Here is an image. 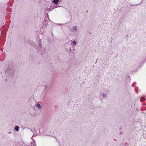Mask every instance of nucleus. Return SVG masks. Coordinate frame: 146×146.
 I'll return each instance as SVG.
<instances>
[{
    "label": "nucleus",
    "instance_id": "3",
    "mask_svg": "<svg viewBox=\"0 0 146 146\" xmlns=\"http://www.w3.org/2000/svg\"><path fill=\"white\" fill-rule=\"evenodd\" d=\"M19 127L18 126H16L15 127V130L17 131H19Z\"/></svg>",
    "mask_w": 146,
    "mask_h": 146
},
{
    "label": "nucleus",
    "instance_id": "6",
    "mask_svg": "<svg viewBox=\"0 0 146 146\" xmlns=\"http://www.w3.org/2000/svg\"><path fill=\"white\" fill-rule=\"evenodd\" d=\"M106 95L105 94L103 93L102 94V97L103 98L106 97Z\"/></svg>",
    "mask_w": 146,
    "mask_h": 146
},
{
    "label": "nucleus",
    "instance_id": "2",
    "mask_svg": "<svg viewBox=\"0 0 146 146\" xmlns=\"http://www.w3.org/2000/svg\"><path fill=\"white\" fill-rule=\"evenodd\" d=\"M59 0H53V2L54 3L56 4L58 3Z\"/></svg>",
    "mask_w": 146,
    "mask_h": 146
},
{
    "label": "nucleus",
    "instance_id": "1",
    "mask_svg": "<svg viewBox=\"0 0 146 146\" xmlns=\"http://www.w3.org/2000/svg\"><path fill=\"white\" fill-rule=\"evenodd\" d=\"M36 106L37 108H38L39 110L41 109V106L40 104H36Z\"/></svg>",
    "mask_w": 146,
    "mask_h": 146
},
{
    "label": "nucleus",
    "instance_id": "7",
    "mask_svg": "<svg viewBox=\"0 0 146 146\" xmlns=\"http://www.w3.org/2000/svg\"><path fill=\"white\" fill-rule=\"evenodd\" d=\"M39 45L40 46V48H42V45H41V44L40 43H39Z\"/></svg>",
    "mask_w": 146,
    "mask_h": 146
},
{
    "label": "nucleus",
    "instance_id": "5",
    "mask_svg": "<svg viewBox=\"0 0 146 146\" xmlns=\"http://www.w3.org/2000/svg\"><path fill=\"white\" fill-rule=\"evenodd\" d=\"M72 43L73 45L74 46L76 44V42L75 41L73 40L72 42Z\"/></svg>",
    "mask_w": 146,
    "mask_h": 146
},
{
    "label": "nucleus",
    "instance_id": "4",
    "mask_svg": "<svg viewBox=\"0 0 146 146\" xmlns=\"http://www.w3.org/2000/svg\"><path fill=\"white\" fill-rule=\"evenodd\" d=\"M73 30L74 31H76L77 30V28L76 27V26L74 27L73 29Z\"/></svg>",
    "mask_w": 146,
    "mask_h": 146
}]
</instances>
